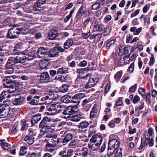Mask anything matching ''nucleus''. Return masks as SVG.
Returning a JSON list of instances; mask_svg holds the SVG:
<instances>
[{"mask_svg": "<svg viewBox=\"0 0 157 157\" xmlns=\"http://www.w3.org/2000/svg\"><path fill=\"white\" fill-rule=\"evenodd\" d=\"M63 107L62 105L58 102L52 104L48 108V112L47 114L49 115H55L60 113L61 111V108H63Z\"/></svg>", "mask_w": 157, "mask_h": 157, "instance_id": "nucleus-1", "label": "nucleus"}, {"mask_svg": "<svg viewBox=\"0 0 157 157\" xmlns=\"http://www.w3.org/2000/svg\"><path fill=\"white\" fill-rule=\"evenodd\" d=\"M18 27L17 26H12L10 29L7 35V37L10 39H14L17 37L20 34Z\"/></svg>", "mask_w": 157, "mask_h": 157, "instance_id": "nucleus-2", "label": "nucleus"}, {"mask_svg": "<svg viewBox=\"0 0 157 157\" xmlns=\"http://www.w3.org/2000/svg\"><path fill=\"white\" fill-rule=\"evenodd\" d=\"M51 119L47 117H44L40 123L39 127L42 129L47 130L49 129L51 127L50 122Z\"/></svg>", "mask_w": 157, "mask_h": 157, "instance_id": "nucleus-3", "label": "nucleus"}, {"mask_svg": "<svg viewBox=\"0 0 157 157\" xmlns=\"http://www.w3.org/2000/svg\"><path fill=\"white\" fill-rule=\"evenodd\" d=\"M10 110V107L9 105L4 104L0 109V118L5 117L8 115Z\"/></svg>", "mask_w": 157, "mask_h": 157, "instance_id": "nucleus-4", "label": "nucleus"}, {"mask_svg": "<svg viewBox=\"0 0 157 157\" xmlns=\"http://www.w3.org/2000/svg\"><path fill=\"white\" fill-rule=\"evenodd\" d=\"M85 96V94L82 93L77 94L72 97L71 102L73 103L78 104L80 102V99Z\"/></svg>", "mask_w": 157, "mask_h": 157, "instance_id": "nucleus-5", "label": "nucleus"}, {"mask_svg": "<svg viewBox=\"0 0 157 157\" xmlns=\"http://www.w3.org/2000/svg\"><path fill=\"white\" fill-rule=\"evenodd\" d=\"M40 96H36L33 97L32 99V96H29L27 98V100L28 101L30 100V104L32 105H37L39 103Z\"/></svg>", "mask_w": 157, "mask_h": 157, "instance_id": "nucleus-6", "label": "nucleus"}, {"mask_svg": "<svg viewBox=\"0 0 157 157\" xmlns=\"http://www.w3.org/2000/svg\"><path fill=\"white\" fill-rule=\"evenodd\" d=\"M99 81V79L97 78H90L89 81L86 86V89H89L94 86Z\"/></svg>", "mask_w": 157, "mask_h": 157, "instance_id": "nucleus-7", "label": "nucleus"}, {"mask_svg": "<svg viewBox=\"0 0 157 157\" xmlns=\"http://www.w3.org/2000/svg\"><path fill=\"white\" fill-rule=\"evenodd\" d=\"M89 70L88 68L78 69L77 72L79 74V77L85 78L88 75L87 72Z\"/></svg>", "mask_w": 157, "mask_h": 157, "instance_id": "nucleus-8", "label": "nucleus"}, {"mask_svg": "<svg viewBox=\"0 0 157 157\" xmlns=\"http://www.w3.org/2000/svg\"><path fill=\"white\" fill-rule=\"evenodd\" d=\"M85 82V78L78 76L75 80V83L77 87L82 88L84 87L83 85Z\"/></svg>", "mask_w": 157, "mask_h": 157, "instance_id": "nucleus-9", "label": "nucleus"}, {"mask_svg": "<svg viewBox=\"0 0 157 157\" xmlns=\"http://www.w3.org/2000/svg\"><path fill=\"white\" fill-rule=\"evenodd\" d=\"M18 83H17V84H15V83H4L3 85L5 88L10 89L9 90V91L10 93H12L14 92L16 90V88H15V86L17 84H18Z\"/></svg>", "mask_w": 157, "mask_h": 157, "instance_id": "nucleus-10", "label": "nucleus"}, {"mask_svg": "<svg viewBox=\"0 0 157 157\" xmlns=\"http://www.w3.org/2000/svg\"><path fill=\"white\" fill-rule=\"evenodd\" d=\"M73 151L71 149H69L67 152L66 151H60L59 155L60 157H71L73 153Z\"/></svg>", "mask_w": 157, "mask_h": 157, "instance_id": "nucleus-11", "label": "nucleus"}, {"mask_svg": "<svg viewBox=\"0 0 157 157\" xmlns=\"http://www.w3.org/2000/svg\"><path fill=\"white\" fill-rule=\"evenodd\" d=\"M99 109L97 108V106L95 105H94L90 113V118H92L97 117L99 114Z\"/></svg>", "mask_w": 157, "mask_h": 157, "instance_id": "nucleus-12", "label": "nucleus"}, {"mask_svg": "<svg viewBox=\"0 0 157 157\" xmlns=\"http://www.w3.org/2000/svg\"><path fill=\"white\" fill-rule=\"evenodd\" d=\"M47 50L43 47H40L38 48L37 52V54L39 58H41L47 55Z\"/></svg>", "mask_w": 157, "mask_h": 157, "instance_id": "nucleus-13", "label": "nucleus"}, {"mask_svg": "<svg viewBox=\"0 0 157 157\" xmlns=\"http://www.w3.org/2000/svg\"><path fill=\"white\" fill-rule=\"evenodd\" d=\"M47 142L51 143L52 145L55 146L59 143V139L57 137V135H54L51 139H48Z\"/></svg>", "mask_w": 157, "mask_h": 157, "instance_id": "nucleus-14", "label": "nucleus"}, {"mask_svg": "<svg viewBox=\"0 0 157 157\" xmlns=\"http://www.w3.org/2000/svg\"><path fill=\"white\" fill-rule=\"evenodd\" d=\"M102 141V138L100 135H94L90 140V142L100 143L101 144Z\"/></svg>", "mask_w": 157, "mask_h": 157, "instance_id": "nucleus-15", "label": "nucleus"}, {"mask_svg": "<svg viewBox=\"0 0 157 157\" xmlns=\"http://www.w3.org/2000/svg\"><path fill=\"white\" fill-rule=\"evenodd\" d=\"M31 133H29V134L26 135L24 139V140L29 144H32L34 142V137L32 136Z\"/></svg>", "mask_w": 157, "mask_h": 157, "instance_id": "nucleus-16", "label": "nucleus"}, {"mask_svg": "<svg viewBox=\"0 0 157 157\" xmlns=\"http://www.w3.org/2000/svg\"><path fill=\"white\" fill-rule=\"evenodd\" d=\"M16 64L14 57H10L9 58L6 64V67H14Z\"/></svg>", "mask_w": 157, "mask_h": 157, "instance_id": "nucleus-17", "label": "nucleus"}, {"mask_svg": "<svg viewBox=\"0 0 157 157\" xmlns=\"http://www.w3.org/2000/svg\"><path fill=\"white\" fill-rule=\"evenodd\" d=\"M59 52L58 49L56 47L53 48H52L49 52V56L50 57H57L59 56Z\"/></svg>", "mask_w": 157, "mask_h": 157, "instance_id": "nucleus-18", "label": "nucleus"}, {"mask_svg": "<svg viewBox=\"0 0 157 157\" xmlns=\"http://www.w3.org/2000/svg\"><path fill=\"white\" fill-rule=\"evenodd\" d=\"M40 80L43 82V81H45L44 82H47L49 78V76L48 73L47 72H42L40 76Z\"/></svg>", "mask_w": 157, "mask_h": 157, "instance_id": "nucleus-19", "label": "nucleus"}, {"mask_svg": "<svg viewBox=\"0 0 157 157\" xmlns=\"http://www.w3.org/2000/svg\"><path fill=\"white\" fill-rule=\"evenodd\" d=\"M23 99V97L19 96L18 98L13 99L12 100V102L13 104L15 105H19L22 103Z\"/></svg>", "mask_w": 157, "mask_h": 157, "instance_id": "nucleus-20", "label": "nucleus"}, {"mask_svg": "<svg viewBox=\"0 0 157 157\" xmlns=\"http://www.w3.org/2000/svg\"><path fill=\"white\" fill-rule=\"evenodd\" d=\"M73 137V135L71 133H68L66 134L62 141L63 145H65L66 143L69 142L72 139Z\"/></svg>", "mask_w": 157, "mask_h": 157, "instance_id": "nucleus-21", "label": "nucleus"}, {"mask_svg": "<svg viewBox=\"0 0 157 157\" xmlns=\"http://www.w3.org/2000/svg\"><path fill=\"white\" fill-rule=\"evenodd\" d=\"M0 144L2 147L4 149L8 150L11 147V145L6 142L4 139L0 140Z\"/></svg>", "mask_w": 157, "mask_h": 157, "instance_id": "nucleus-22", "label": "nucleus"}, {"mask_svg": "<svg viewBox=\"0 0 157 157\" xmlns=\"http://www.w3.org/2000/svg\"><path fill=\"white\" fill-rule=\"evenodd\" d=\"M14 58L16 63H23L25 61V57L24 56H18L14 57Z\"/></svg>", "mask_w": 157, "mask_h": 157, "instance_id": "nucleus-23", "label": "nucleus"}, {"mask_svg": "<svg viewBox=\"0 0 157 157\" xmlns=\"http://www.w3.org/2000/svg\"><path fill=\"white\" fill-rule=\"evenodd\" d=\"M119 142L116 139H112L109 143V145L113 146L114 148L117 150L119 149L118 148L119 145Z\"/></svg>", "mask_w": 157, "mask_h": 157, "instance_id": "nucleus-24", "label": "nucleus"}, {"mask_svg": "<svg viewBox=\"0 0 157 157\" xmlns=\"http://www.w3.org/2000/svg\"><path fill=\"white\" fill-rule=\"evenodd\" d=\"M83 117L82 115L80 114H78L74 115H73L70 117V120L73 121L77 122L79 121Z\"/></svg>", "mask_w": 157, "mask_h": 157, "instance_id": "nucleus-25", "label": "nucleus"}, {"mask_svg": "<svg viewBox=\"0 0 157 157\" xmlns=\"http://www.w3.org/2000/svg\"><path fill=\"white\" fill-rule=\"evenodd\" d=\"M84 6L82 5L78 11L76 15V17L77 19L81 18L85 13V10L84 9Z\"/></svg>", "mask_w": 157, "mask_h": 157, "instance_id": "nucleus-26", "label": "nucleus"}, {"mask_svg": "<svg viewBox=\"0 0 157 157\" xmlns=\"http://www.w3.org/2000/svg\"><path fill=\"white\" fill-rule=\"evenodd\" d=\"M41 119V115L40 114H37L33 116L31 120V123L32 126H34V124L37 123Z\"/></svg>", "mask_w": 157, "mask_h": 157, "instance_id": "nucleus-27", "label": "nucleus"}, {"mask_svg": "<svg viewBox=\"0 0 157 157\" xmlns=\"http://www.w3.org/2000/svg\"><path fill=\"white\" fill-rule=\"evenodd\" d=\"M15 75L6 76L3 80V81L4 82V83H15L14 80H13V79L15 78Z\"/></svg>", "mask_w": 157, "mask_h": 157, "instance_id": "nucleus-28", "label": "nucleus"}, {"mask_svg": "<svg viewBox=\"0 0 157 157\" xmlns=\"http://www.w3.org/2000/svg\"><path fill=\"white\" fill-rule=\"evenodd\" d=\"M91 143L89 144L88 147L93 151H95L97 149L100 145V143L97 142H90Z\"/></svg>", "mask_w": 157, "mask_h": 157, "instance_id": "nucleus-29", "label": "nucleus"}, {"mask_svg": "<svg viewBox=\"0 0 157 157\" xmlns=\"http://www.w3.org/2000/svg\"><path fill=\"white\" fill-rule=\"evenodd\" d=\"M57 31L55 30H52L49 33L48 38L50 40H53L57 36Z\"/></svg>", "mask_w": 157, "mask_h": 157, "instance_id": "nucleus-30", "label": "nucleus"}, {"mask_svg": "<svg viewBox=\"0 0 157 157\" xmlns=\"http://www.w3.org/2000/svg\"><path fill=\"white\" fill-rule=\"evenodd\" d=\"M35 53L34 51L29 52L26 56H25V59H27L28 60H31L35 57Z\"/></svg>", "mask_w": 157, "mask_h": 157, "instance_id": "nucleus-31", "label": "nucleus"}, {"mask_svg": "<svg viewBox=\"0 0 157 157\" xmlns=\"http://www.w3.org/2000/svg\"><path fill=\"white\" fill-rule=\"evenodd\" d=\"M67 68L61 67L58 70L57 74L58 75L62 74H66L68 73Z\"/></svg>", "mask_w": 157, "mask_h": 157, "instance_id": "nucleus-32", "label": "nucleus"}, {"mask_svg": "<svg viewBox=\"0 0 157 157\" xmlns=\"http://www.w3.org/2000/svg\"><path fill=\"white\" fill-rule=\"evenodd\" d=\"M9 97V93L7 91H4L2 92L0 95V101L7 98Z\"/></svg>", "mask_w": 157, "mask_h": 157, "instance_id": "nucleus-33", "label": "nucleus"}, {"mask_svg": "<svg viewBox=\"0 0 157 157\" xmlns=\"http://www.w3.org/2000/svg\"><path fill=\"white\" fill-rule=\"evenodd\" d=\"M73 44V40L72 39H68L64 44V48L65 49L69 48Z\"/></svg>", "mask_w": 157, "mask_h": 157, "instance_id": "nucleus-34", "label": "nucleus"}, {"mask_svg": "<svg viewBox=\"0 0 157 157\" xmlns=\"http://www.w3.org/2000/svg\"><path fill=\"white\" fill-rule=\"evenodd\" d=\"M43 5L40 2L37 1L34 3L33 6V8L34 10L38 11L39 10L40 8L42 7Z\"/></svg>", "mask_w": 157, "mask_h": 157, "instance_id": "nucleus-35", "label": "nucleus"}, {"mask_svg": "<svg viewBox=\"0 0 157 157\" xmlns=\"http://www.w3.org/2000/svg\"><path fill=\"white\" fill-rule=\"evenodd\" d=\"M20 33H21L23 34H27L29 31V27L28 26H24L21 28L18 27Z\"/></svg>", "mask_w": 157, "mask_h": 157, "instance_id": "nucleus-36", "label": "nucleus"}, {"mask_svg": "<svg viewBox=\"0 0 157 157\" xmlns=\"http://www.w3.org/2000/svg\"><path fill=\"white\" fill-rule=\"evenodd\" d=\"M48 95L50 97V98H52V100H56L59 97L58 93L56 91L50 92Z\"/></svg>", "mask_w": 157, "mask_h": 157, "instance_id": "nucleus-37", "label": "nucleus"}, {"mask_svg": "<svg viewBox=\"0 0 157 157\" xmlns=\"http://www.w3.org/2000/svg\"><path fill=\"white\" fill-rule=\"evenodd\" d=\"M46 147L47 151L49 152H53L55 150V149L53 148L55 146L53 145H52L51 143L48 142L46 144Z\"/></svg>", "mask_w": 157, "mask_h": 157, "instance_id": "nucleus-38", "label": "nucleus"}, {"mask_svg": "<svg viewBox=\"0 0 157 157\" xmlns=\"http://www.w3.org/2000/svg\"><path fill=\"white\" fill-rule=\"evenodd\" d=\"M103 26L102 25H98L96 22L94 23V30L95 31H101L102 30Z\"/></svg>", "mask_w": 157, "mask_h": 157, "instance_id": "nucleus-39", "label": "nucleus"}, {"mask_svg": "<svg viewBox=\"0 0 157 157\" xmlns=\"http://www.w3.org/2000/svg\"><path fill=\"white\" fill-rule=\"evenodd\" d=\"M50 97L48 95H47L42 98L41 100L43 101H44V103L46 104H49L52 101V99L50 98Z\"/></svg>", "mask_w": 157, "mask_h": 157, "instance_id": "nucleus-40", "label": "nucleus"}, {"mask_svg": "<svg viewBox=\"0 0 157 157\" xmlns=\"http://www.w3.org/2000/svg\"><path fill=\"white\" fill-rule=\"evenodd\" d=\"M89 124L87 121H83L81 122L78 125V127L82 129H85L88 127Z\"/></svg>", "mask_w": 157, "mask_h": 157, "instance_id": "nucleus-41", "label": "nucleus"}, {"mask_svg": "<svg viewBox=\"0 0 157 157\" xmlns=\"http://www.w3.org/2000/svg\"><path fill=\"white\" fill-rule=\"evenodd\" d=\"M46 61L44 60H41L39 63V66L38 67L40 69L43 70L46 68L47 64Z\"/></svg>", "mask_w": 157, "mask_h": 157, "instance_id": "nucleus-42", "label": "nucleus"}, {"mask_svg": "<svg viewBox=\"0 0 157 157\" xmlns=\"http://www.w3.org/2000/svg\"><path fill=\"white\" fill-rule=\"evenodd\" d=\"M71 97L69 95H65L63 96L62 99L63 102L67 103H69L71 100Z\"/></svg>", "mask_w": 157, "mask_h": 157, "instance_id": "nucleus-43", "label": "nucleus"}, {"mask_svg": "<svg viewBox=\"0 0 157 157\" xmlns=\"http://www.w3.org/2000/svg\"><path fill=\"white\" fill-rule=\"evenodd\" d=\"M117 150L114 148L113 146L109 145L108 148V154L109 155H111L115 151Z\"/></svg>", "mask_w": 157, "mask_h": 157, "instance_id": "nucleus-44", "label": "nucleus"}, {"mask_svg": "<svg viewBox=\"0 0 157 157\" xmlns=\"http://www.w3.org/2000/svg\"><path fill=\"white\" fill-rule=\"evenodd\" d=\"M27 147L24 146L20 147L19 154L20 155H23L27 152Z\"/></svg>", "mask_w": 157, "mask_h": 157, "instance_id": "nucleus-45", "label": "nucleus"}, {"mask_svg": "<svg viewBox=\"0 0 157 157\" xmlns=\"http://www.w3.org/2000/svg\"><path fill=\"white\" fill-rule=\"evenodd\" d=\"M68 89V87L67 85L64 84L60 87V90L62 92L64 93L67 91Z\"/></svg>", "mask_w": 157, "mask_h": 157, "instance_id": "nucleus-46", "label": "nucleus"}, {"mask_svg": "<svg viewBox=\"0 0 157 157\" xmlns=\"http://www.w3.org/2000/svg\"><path fill=\"white\" fill-rule=\"evenodd\" d=\"M144 135L146 140L145 141H144L143 142H144V145L145 144L147 145L149 144L150 137L148 135L147 132H145L144 134Z\"/></svg>", "mask_w": 157, "mask_h": 157, "instance_id": "nucleus-47", "label": "nucleus"}, {"mask_svg": "<svg viewBox=\"0 0 157 157\" xmlns=\"http://www.w3.org/2000/svg\"><path fill=\"white\" fill-rule=\"evenodd\" d=\"M6 67V70L5 72L6 73L8 74H11L14 72V70L13 69V67Z\"/></svg>", "mask_w": 157, "mask_h": 157, "instance_id": "nucleus-48", "label": "nucleus"}, {"mask_svg": "<svg viewBox=\"0 0 157 157\" xmlns=\"http://www.w3.org/2000/svg\"><path fill=\"white\" fill-rule=\"evenodd\" d=\"M22 48V44L21 43H19L16 44L14 47L13 50L14 51H19Z\"/></svg>", "mask_w": 157, "mask_h": 157, "instance_id": "nucleus-49", "label": "nucleus"}, {"mask_svg": "<svg viewBox=\"0 0 157 157\" xmlns=\"http://www.w3.org/2000/svg\"><path fill=\"white\" fill-rule=\"evenodd\" d=\"M77 144V141L75 140H71L68 144V146L70 147L74 148Z\"/></svg>", "mask_w": 157, "mask_h": 157, "instance_id": "nucleus-50", "label": "nucleus"}, {"mask_svg": "<svg viewBox=\"0 0 157 157\" xmlns=\"http://www.w3.org/2000/svg\"><path fill=\"white\" fill-rule=\"evenodd\" d=\"M114 42L115 41L114 40H107L106 42L107 48L109 49L110 47L114 43Z\"/></svg>", "mask_w": 157, "mask_h": 157, "instance_id": "nucleus-51", "label": "nucleus"}, {"mask_svg": "<svg viewBox=\"0 0 157 157\" xmlns=\"http://www.w3.org/2000/svg\"><path fill=\"white\" fill-rule=\"evenodd\" d=\"M21 123H22V124L21 130L22 131L26 130L29 126V124L27 123L25 121H23L22 122H21Z\"/></svg>", "mask_w": 157, "mask_h": 157, "instance_id": "nucleus-52", "label": "nucleus"}, {"mask_svg": "<svg viewBox=\"0 0 157 157\" xmlns=\"http://www.w3.org/2000/svg\"><path fill=\"white\" fill-rule=\"evenodd\" d=\"M122 71H118L115 75V78L116 81L119 80L121 77L122 75Z\"/></svg>", "mask_w": 157, "mask_h": 157, "instance_id": "nucleus-53", "label": "nucleus"}, {"mask_svg": "<svg viewBox=\"0 0 157 157\" xmlns=\"http://www.w3.org/2000/svg\"><path fill=\"white\" fill-rule=\"evenodd\" d=\"M88 149L87 148L84 147L82 150V156L83 157H87Z\"/></svg>", "mask_w": 157, "mask_h": 157, "instance_id": "nucleus-54", "label": "nucleus"}, {"mask_svg": "<svg viewBox=\"0 0 157 157\" xmlns=\"http://www.w3.org/2000/svg\"><path fill=\"white\" fill-rule=\"evenodd\" d=\"M137 84H135L134 85L131 86L129 90V92H134L136 90L137 87Z\"/></svg>", "mask_w": 157, "mask_h": 157, "instance_id": "nucleus-55", "label": "nucleus"}, {"mask_svg": "<svg viewBox=\"0 0 157 157\" xmlns=\"http://www.w3.org/2000/svg\"><path fill=\"white\" fill-rule=\"evenodd\" d=\"M151 56L150 58V61L148 63L149 65L150 66L153 65L155 62L154 55L152 54H151Z\"/></svg>", "mask_w": 157, "mask_h": 157, "instance_id": "nucleus-56", "label": "nucleus"}, {"mask_svg": "<svg viewBox=\"0 0 157 157\" xmlns=\"http://www.w3.org/2000/svg\"><path fill=\"white\" fill-rule=\"evenodd\" d=\"M100 7V4L98 2H96L94 3L92 6V9L93 10H97L99 9Z\"/></svg>", "mask_w": 157, "mask_h": 157, "instance_id": "nucleus-57", "label": "nucleus"}, {"mask_svg": "<svg viewBox=\"0 0 157 157\" xmlns=\"http://www.w3.org/2000/svg\"><path fill=\"white\" fill-rule=\"evenodd\" d=\"M29 93L32 95H38L39 92L38 90L35 89H32L30 90Z\"/></svg>", "mask_w": 157, "mask_h": 157, "instance_id": "nucleus-58", "label": "nucleus"}, {"mask_svg": "<svg viewBox=\"0 0 157 157\" xmlns=\"http://www.w3.org/2000/svg\"><path fill=\"white\" fill-rule=\"evenodd\" d=\"M144 24L147 25H148L150 21V18L148 15H147L144 18Z\"/></svg>", "mask_w": 157, "mask_h": 157, "instance_id": "nucleus-59", "label": "nucleus"}, {"mask_svg": "<svg viewBox=\"0 0 157 157\" xmlns=\"http://www.w3.org/2000/svg\"><path fill=\"white\" fill-rule=\"evenodd\" d=\"M122 153L121 149H117L116 151L115 157H122Z\"/></svg>", "mask_w": 157, "mask_h": 157, "instance_id": "nucleus-60", "label": "nucleus"}, {"mask_svg": "<svg viewBox=\"0 0 157 157\" xmlns=\"http://www.w3.org/2000/svg\"><path fill=\"white\" fill-rule=\"evenodd\" d=\"M146 101L149 104L151 102V94L149 92L147 93L146 96Z\"/></svg>", "mask_w": 157, "mask_h": 157, "instance_id": "nucleus-61", "label": "nucleus"}, {"mask_svg": "<svg viewBox=\"0 0 157 157\" xmlns=\"http://www.w3.org/2000/svg\"><path fill=\"white\" fill-rule=\"evenodd\" d=\"M70 109H68V107L64 110L63 112V114L67 116V117H69V113L70 111Z\"/></svg>", "mask_w": 157, "mask_h": 157, "instance_id": "nucleus-62", "label": "nucleus"}, {"mask_svg": "<svg viewBox=\"0 0 157 157\" xmlns=\"http://www.w3.org/2000/svg\"><path fill=\"white\" fill-rule=\"evenodd\" d=\"M140 99L139 97L137 95H136L132 100L133 103L134 104H136L139 101Z\"/></svg>", "mask_w": 157, "mask_h": 157, "instance_id": "nucleus-63", "label": "nucleus"}, {"mask_svg": "<svg viewBox=\"0 0 157 157\" xmlns=\"http://www.w3.org/2000/svg\"><path fill=\"white\" fill-rule=\"evenodd\" d=\"M146 90L142 88H140L139 89V91L140 94L143 97L144 96L145 94V92Z\"/></svg>", "mask_w": 157, "mask_h": 157, "instance_id": "nucleus-64", "label": "nucleus"}]
</instances>
